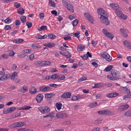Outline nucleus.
I'll return each mask as SVG.
<instances>
[{
  "label": "nucleus",
  "instance_id": "0eeeda50",
  "mask_svg": "<svg viewBox=\"0 0 131 131\" xmlns=\"http://www.w3.org/2000/svg\"><path fill=\"white\" fill-rule=\"evenodd\" d=\"M116 13L117 15L119 17L124 19H126L127 17L123 13L119 10H116Z\"/></svg>",
  "mask_w": 131,
  "mask_h": 131
},
{
  "label": "nucleus",
  "instance_id": "864d4df0",
  "mask_svg": "<svg viewBox=\"0 0 131 131\" xmlns=\"http://www.w3.org/2000/svg\"><path fill=\"white\" fill-rule=\"evenodd\" d=\"M102 94L100 93L97 94L96 95V97L97 99H101L102 97Z\"/></svg>",
  "mask_w": 131,
  "mask_h": 131
},
{
  "label": "nucleus",
  "instance_id": "338daca9",
  "mask_svg": "<svg viewBox=\"0 0 131 131\" xmlns=\"http://www.w3.org/2000/svg\"><path fill=\"white\" fill-rule=\"evenodd\" d=\"M49 86H50L52 87H54L55 88H57L56 86H57L58 85L57 84H49Z\"/></svg>",
  "mask_w": 131,
  "mask_h": 131
},
{
  "label": "nucleus",
  "instance_id": "6e6552de",
  "mask_svg": "<svg viewBox=\"0 0 131 131\" xmlns=\"http://www.w3.org/2000/svg\"><path fill=\"white\" fill-rule=\"evenodd\" d=\"M52 88L50 87H46L45 86H42L39 88L40 90L42 92L48 91L50 90Z\"/></svg>",
  "mask_w": 131,
  "mask_h": 131
},
{
  "label": "nucleus",
  "instance_id": "de8ad7c7",
  "mask_svg": "<svg viewBox=\"0 0 131 131\" xmlns=\"http://www.w3.org/2000/svg\"><path fill=\"white\" fill-rule=\"evenodd\" d=\"M7 79L5 75L2 76L0 78V80L2 81L6 80Z\"/></svg>",
  "mask_w": 131,
  "mask_h": 131
},
{
  "label": "nucleus",
  "instance_id": "4468645a",
  "mask_svg": "<svg viewBox=\"0 0 131 131\" xmlns=\"http://www.w3.org/2000/svg\"><path fill=\"white\" fill-rule=\"evenodd\" d=\"M123 44L126 48L128 49H131V42L126 40L124 42Z\"/></svg>",
  "mask_w": 131,
  "mask_h": 131
},
{
  "label": "nucleus",
  "instance_id": "09e8293b",
  "mask_svg": "<svg viewBox=\"0 0 131 131\" xmlns=\"http://www.w3.org/2000/svg\"><path fill=\"white\" fill-rule=\"evenodd\" d=\"M72 34L78 38H79L80 36H78L80 34V32L79 31H78L76 32H73L72 33Z\"/></svg>",
  "mask_w": 131,
  "mask_h": 131
},
{
  "label": "nucleus",
  "instance_id": "2f4dec72",
  "mask_svg": "<svg viewBox=\"0 0 131 131\" xmlns=\"http://www.w3.org/2000/svg\"><path fill=\"white\" fill-rule=\"evenodd\" d=\"M48 37L49 39H55L56 36L54 35L51 34H49L48 35Z\"/></svg>",
  "mask_w": 131,
  "mask_h": 131
},
{
  "label": "nucleus",
  "instance_id": "a18cd8bd",
  "mask_svg": "<svg viewBox=\"0 0 131 131\" xmlns=\"http://www.w3.org/2000/svg\"><path fill=\"white\" fill-rule=\"evenodd\" d=\"M16 108L15 107H9V113H11L13 112L15 109H16Z\"/></svg>",
  "mask_w": 131,
  "mask_h": 131
},
{
  "label": "nucleus",
  "instance_id": "5701e85b",
  "mask_svg": "<svg viewBox=\"0 0 131 131\" xmlns=\"http://www.w3.org/2000/svg\"><path fill=\"white\" fill-rule=\"evenodd\" d=\"M17 10L18 13L20 15H23L25 13L24 9L22 8L18 9Z\"/></svg>",
  "mask_w": 131,
  "mask_h": 131
},
{
  "label": "nucleus",
  "instance_id": "cd10ccee",
  "mask_svg": "<svg viewBox=\"0 0 131 131\" xmlns=\"http://www.w3.org/2000/svg\"><path fill=\"white\" fill-rule=\"evenodd\" d=\"M131 97V94H127V95H124L123 97V99L126 100L127 99L130 98Z\"/></svg>",
  "mask_w": 131,
  "mask_h": 131
},
{
  "label": "nucleus",
  "instance_id": "603ef678",
  "mask_svg": "<svg viewBox=\"0 0 131 131\" xmlns=\"http://www.w3.org/2000/svg\"><path fill=\"white\" fill-rule=\"evenodd\" d=\"M9 127L10 128H15L17 127L15 123H13L10 125Z\"/></svg>",
  "mask_w": 131,
  "mask_h": 131
},
{
  "label": "nucleus",
  "instance_id": "6ab92c4d",
  "mask_svg": "<svg viewBox=\"0 0 131 131\" xmlns=\"http://www.w3.org/2000/svg\"><path fill=\"white\" fill-rule=\"evenodd\" d=\"M17 76V73L16 72L12 73L10 79L14 81L16 77Z\"/></svg>",
  "mask_w": 131,
  "mask_h": 131
},
{
  "label": "nucleus",
  "instance_id": "aec40b11",
  "mask_svg": "<svg viewBox=\"0 0 131 131\" xmlns=\"http://www.w3.org/2000/svg\"><path fill=\"white\" fill-rule=\"evenodd\" d=\"M113 67L112 65L108 66L104 70V71L107 72L111 70L113 68Z\"/></svg>",
  "mask_w": 131,
  "mask_h": 131
},
{
  "label": "nucleus",
  "instance_id": "412c9836",
  "mask_svg": "<svg viewBox=\"0 0 131 131\" xmlns=\"http://www.w3.org/2000/svg\"><path fill=\"white\" fill-rule=\"evenodd\" d=\"M32 47L35 49H39L40 48V45L37 43H33L32 46Z\"/></svg>",
  "mask_w": 131,
  "mask_h": 131
},
{
  "label": "nucleus",
  "instance_id": "4c0bfd02",
  "mask_svg": "<svg viewBox=\"0 0 131 131\" xmlns=\"http://www.w3.org/2000/svg\"><path fill=\"white\" fill-rule=\"evenodd\" d=\"M101 85L100 83H95L94 84V86H92V88H99L101 87Z\"/></svg>",
  "mask_w": 131,
  "mask_h": 131
},
{
  "label": "nucleus",
  "instance_id": "3c124183",
  "mask_svg": "<svg viewBox=\"0 0 131 131\" xmlns=\"http://www.w3.org/2000/svg\"><path fill=\"white\" fill-rule=\"evenodd\" d=\"M26 25L27 26L28 28H31L32 26V23L31 22H27L26 23Z\"/></svg>",
  "mask_w": 131,
  "mask_h": 131
},
{
  "label": "nucleus",
  "instance_id": "f03ea898",
  "mask_svg": "<svg viewBox=\"0 0 131 131\" xmlns=\"http://www.w3.org/2000/svg\"><path fill=\"white\" fill-rule=\"evenodd\" d=\"M105 36L110 39H112L114 37V35L112 33L109 32L107 30L103 29L102 30Z\"/></svg>",
  "mask_w": 131,
  "mask_h": 131
},
{
  "label": "nucleus",
  "instance_id": "6e6d98bb",
  "mask_svg": "<svg viewBox=\"0 0 131 131\" xmlns=\"http://www.w3.org/2000/svg\"><path fill=\"white\" fill-rule=\"evenodd\" d=\"M62 2L64 5V6L65 7L69 3H68L66 0H63Z\"/></svg>",
  "mask_w": 131,
  "mask_h": 131
},
{
  "label": "nucleus",
  "instance_id": "c03bdc74",
  "mask_svg": "<svg viewBox=\"0 0 131 131\" xmlns=\"http://www.w3.org/2000/svg\"><path fill=\"white\" fill-rule=\"evenodd\" d=\"M122 107L123 111H124L126 110L129 107V106L127 104L125 105H122Z\"/></svg>",
  "mask_w": 131,
  "mask_h": 131
},
{
  "label": "nucleus",
  "instance_id": "f8f14e48",
  "mask_svg": "<svg viewBox=\"0 0 131 131\" xmlns=\"http://www.w3.org/2000/svg\"><path fill=\"white\" fill-rule=\"evenodd\" d=\"M43 95L41 94H38L36 97V100L38 103H40L42 100Z\"/></svg>",
  "mask_w": 131,
  "mask_h": 131
},
{
  "label": "nucleus",
  "instance_id": "e2e57ef3",
  "mask_svg": "<svg viewBox=\"0 0 131 131\" xmlns=\"http://www.w3.org/2000/svg\"><path fill=\"white\" fill-rule=\"evenodd\" d=\"M78 97H79V96H73L72 98V100L75 101L78 99Z\"/></svg>",
  "mask_w": 131,
  "mask_h": 131
},
{
  "label": "nucleus",
  "instance_id": "5fc2aeb1",
  "mask_svg": "<svg viewBox=\"0 0 131 131\" xmlns=\"http://www.w3.org/2000/svg\"><path fill=\"white\" fill-rule=\"evenodd\" d=\"M4 21L6 23H10L11 22V19H9V18H7L4 20Z\"/></svg>",
  "mask_w": 131,
  "mask_h": 131
},
{
  "label": "nucleus",
  "instance_id": "423d86ee",
  "mask_svg": "<svg viewBox=\"0 0 131 131\" xmlns=\"http://www.w3.org/2000/svg\"><path fill=\"white\" fill-rule=\"evenodd\" d=\"M97 12L98 14L101 15V16H107V14L106 12L102 8H100L98 10Z\"/></svg>",
  "mask_w": 131,
  "mask_h": 131
},
{
  "label": "nucleus",
  "instance_id": "49530a36",
  "mask_svg": "<svg viewBox=\"0 0 131 131\" xmlns=\"http://www.w3.org/2000/svg\"><path fill=\"white\" fill-rule=\"evenodd\" d=\"M9 110V108H5L3 110V113L5 114L10 113Z\"/></svg>",
  "mask_w": 131,
  "mask_h": 131
},
{
  "label": "nucleus",
  "instance_id": "4be33fe9",
  "mask_svg": "<svg viewBox=\"0 0 131 131\" xmlns=\"http://www.w3.org/2000/svg\"><path fill=\"white\" fill-rule=\"evenodd\" d=\"M85 48V47L82 45H81L79 46L78 47L77 50L79 52H80L82 50H84Z\"/></svg>",
  "mask_w": 131,
  "mask_h": 131
},
{
  "label": "nucleus",
  "instance_id": "4d7b16f0",
  "mask_svg": "<svg viewBox=\"0 0 131 131\" xmlns=\"http://www.w3.org/2000/svg\"><path fill=\"white\" fill-rule=\"evenodd\" d=\"M14 6L16 7V8H18L20 6V4L19 3L16 2L14 4Z\"/></svg>",
  "mask_w": 131,
  "mask_h": 131
},
{
  "label": "nucleus",
  "instance_id": "9b49d317",
  "mask_svg": "<svg viewBox=\"0 0 131 131\" xmlns=\"http://www.w3.org/2000/svg\"><path fill=\"white\" fill-rule=\"evenodd\" d=\"M71 95V93L67 92L63 94L61 97L64 98H69L70 97Z\"/></svg>",
  "mask_w": 131,
  "mask_h": 131
},
{
  "label": "nucleus",
  "instance_id": "680f3d73",
  "mask_svg": "<svg viewBox=\"0 0 131 131\" xmlns=\"http://www.w3.org/2000/svg\"><path fill=\"white\" fill-rule=\"evenodd\" d=\"M4 29L6 30H8L11 29L10 26L9 25H6L5 26Z\"/></svg>",
  "mask_w": 131,
  "mask_h": 131
},
{
  "label": "nucleus",
  "instance_id": "79ce46f5",
  "mask_svg": "<svg viewBox=\"0 0 131 131\" xmlns=\"http://www.w3.org/2000/svg\"><path fill=\"white\" fill-rule=\"evenodd\" d=\"M78 20L77 19H75L72 21V25L73 26H76L78 24Z\"/></svg>",
  "mask_w": 131,
  "mask_h": 131
},
{
  "label": "nucleus",
  "instance_id": "e433bc0d",
  "mask_svg": "<svg viewBox=\"0 0 131 131\" xmlns=\"http://www.w3.org/2000/svg\"><path fill=\"white\" fill-rule=\"evenodd\" d=\"M55 46V44L51 42H48V47L49 48H53Z\"/></svg>",
  "mask_w": 131,
  "mask_h": 131
},
{
  "label": "nucleus",
  "instance_id": "a19ab883",
  "mask_svg": "<svg viewBox=\"0 0 131 131\" xmlns=\"http://www.w3.org/2000/svg\"><path fill=\"white\" fill-rule=\"evenodd\" d=\"M59 75V77H58V80L60 81L63 80L65 79V76L63 75Z\"/></svg>",
  "mask_w": 131,
  "mask_h": 131
},
{
  "label": "nucleus",
  "instance_id": "ddd939ff",
  "mask_svg": "<svg viewBox=\"0 0 131 131\" xmlns=\"http://www.w3.org/2000/svg\"><path fill=\"white\" fill-rule=\"evenodd\" d=\"M110 112L109 111L104 110L98 111L97 112L99 114L107 115L109 114Z\"/></svg>",
  "mask_w": 131,
  "mask_h": 131
},
{
  "label": "nucleus",
  "instance_id": "a878e982",
  "mask_svg": "<svg viewBox=\"0 0 131 131\" xmlns=\"http://www.w3.org/2000/svg\"><path fill=\"white\" fill-rule=\"evenodd\" d=\"M97 105V103L96 102H93L90 104L89 107L91 108H93Z\"/></svg>",
  "mask_w": 131,
  "mask_h": 131
},
{
  "label": "nucleus",
  "instance_id": "69168bd1",
  "mask_svg": "<svg viewBox=\"0 0 131 131\" xmlns=\"http://www.w3.org/2000/svg\"><path fill=\"white\" fill-rule=\"evenodd\" d=\"M15 25L16 26L19 25L20 24V21L18 20H16V21Z\"/></svg>",
  "mask_w": 131,
  "mask_h": 131
},
{
  "label": "nucleus",
  "instance_id": "58836bf2",
  "mask_svg": "<svg viewBox=\"0 0 131 131\" xmlns=\"http://www.w3.org/2000/svg\"><path fill=\"white\" fill-rule=\"evenodd\" d=\"M53 113H49V114L46 115V116H44L43 117L45 118L46 117H50L51 118L53 116Z\"/></svg>",
  "mask_w": 131,
  "mask_h": 131
},
{
  "label": "nucleus",
  "instance_id": "bf43d9fd",
  "mask_svg": "<svg viewBox=\"0 0 131 131\" xmlns=\"http://www.w3.org/2000/svg\"><path fill=\"white\" fill-rule=\"evenodd\" d=\"M114 7H113V9H114L116 10V11L118 10V7L117 4H115L114 5Z\"/></svg>",
  "mask_w": 131,
  "mask_h": 131
},
{
  "label": "nucleus",
  "instance_id": "f3484780",
  "mask_svg": "<svg viewBox=\"0 0 131 131\" xmlns=\"http://www.w3.org/2000/svg\"><path fill=\"white\" fill-rule=\"evenodd\" d=\"M37 92V89L34 86L31 87L29 90V92L33 94Z\"/></svg>",
  "mask_w": 131,
  "mask_h": 131
},
{
  "label": "nucleus",
  "instance_id": "2eb2a0df",
  "mask_svg": "<svg viewBox=\"0 0 131 131\" xmlns=\"http://www.w3.org/2000/svg\"><path fill=\"white\" fill-rule=\"evenodd\" d=\"M120 32L124 37L126 38L128 36V35L125 29L121 28L120 30Z\"/></svg>",
  "mask_w": 131,
  "mask_h": 131
},
{
  "label": "nucleus",
  "instance_id": "f257e3e1",
  "mask_svg": "<svg viewBox=\"0 0 131 131\" xmlns=\"http://www.w3.org/2000/svg\"><path fill=\"white\" fill-rule=\"evenodd\" d=\"M120 72L118 71H117L115 69H112L111 71V74L113 77L114 78L115 80L119 79L120 78V76L119 74Z\"/></svg>",
  "mask_w": 131,
  "mask_h": 131
},
{
  "label": "nucleus",
  "instance_id": "c9c22d12",
  "mask_svg": "<svg viewBox=\"0 0 131 131\" xmlns=\"http://www.w3.org/2000/svg\"><path fill=\"white\" fill-rule=\"evenodd\" d=\"M47 37V35L46 34L45 35L43 36H41L40 35L38 36L37 38L39 39H44L46 38Z\"/></svg>",
  "mask_w": 131,
  "mask_h": 131
},
{
  "label": "nucleus",
  "instance_id": "8fccbe9b",
  "mask_svg": "<svg viewBox=\"0 0 131 131\" xmlns=\"http://www.w3.org/2000/svg\"><path fill=\"white\" fill-rule=\"evenodd\" d=\"M31 107L28 106H25L22 108L21 109L23 110H28L30 108H31Z\"/></svg>",
  "mask_w": 131,
  "mask_h": 131
},
{
  "label": "nucleus",
  "instance_id": "473e14b6",
  "mask_svg": "<svg viewBox=\"0 0 131 131\" xmlns=\"http://www.w3.org/2000/svg\"><path fill=\"white\" fill-rule=\"evenodd\" d=\"M49 5L51 6H52L53 7H55V3L54 1H52V0H49Z\"/></svg>",
  "mask_w": 131,
  "mask_h": 131
},
{
  "label": "nucleus",
  "instance_id": "bb28decb",
  "mask_svg": "<svg viewBox=\"0 0 131 131\" xmlns=\"http://www.w3.org/2000/svg\"><path fill=\"white\" fill-rule=\"evenodd\" d=\"M56 106L57 109L58 110H59L61 109V107L62 106V104L60 103H56Z\"/></svg>",
  "mask_w": 131,
  "mask_h": 131
},
{
  "label": "nucleus",
  "instance_id": "774afa93",
  "mask_svg": "<svg viewBox=\"0 0 131 131\" xmlns=\"http://www.w3.org/2000/svg\"><path fill=\"white\" fill-rule=\"evenodd\" d=\"M51 13L52 14L54 15L55 16L57 15V12L55 10L52 11L51 12Z\"/></svg>",
  "mask_w": 131,
  "mask_h": 131
},
{
  "label": "nucleus",
  "instance_id": "1a4fd4ad",
  "mask_svg": "<svg viewBox=\"0 0 131 131\" xmlns=\"http://www.w3.org/2000/svg\"><path fill=\"white\" fill-rule=\"evenodd\" d=\"M84 15L86 18L90 22L92 23H93V18L90 15L87 13H85L84 14Z\"/></svg>",
  "mask_w": 131,
  "mask_h": 131
},
{
  "label": "nucleus",
  "instance_id": "20e7f679",
  "mask_svg": "<svg viewBox=\"0 0 131 131\" xmlns=\"http://www.w3.org/2000/svg\"><path fill=\"white\" fill-rule=\"evenodd\" d=\"M101 57L103 58H105L107 61H110L112 60V58L107 53L106 54L105 52H102L101 54Z\"/></svg>",
  "mask_w": 131,
  "mask_h": 131
},
{
  "label": "nucleus",
  "instance_id": "7c9ffc66",
  "mask_svg": "<svg viewBox=\"0 0 131 131\" xmlns=\"http://www.w3.org/2000/svg\"><path fill=\"white\" fill-rule=\"evenodd\" d=\"M34 64L35 66H41L42 64V61H36L34 62Z\"/></svg>",
  "mask_w": 131,
  "mask_h": 131
},
{
  "label": "nucleus",
  "instance_id": "a211bd4d",
  "mask_svg": "<svg viewBox=\"0 0 131 131\" xmlns=\"http://www.w3.org/2000/svg\"><path fill=\"white\" fill-rule=\"evenodd\" d=\"M66 7L67 8L68 10L70 11L71 12H72L74 11L73 7L72 5H71L69 3Z\"/></svg>",
  "mask_w": 131,
  "mask_h": 131
},
{
  "label": "nucleus",
  "instance_id": "ea45409f",
  "mask_svg": "<svg viewBox=\"0 0 131 131\" xmlns=\"http://www.w3.org/2000/svg\"><path fill=\"white\" fill-rule=\"evenodd\" d=\"M86 79L87 78L85 76L79 79L78 82H81Z\"/></svg>",
  "mask_w": 131,
  "mask_h": 131
},
{
  "label": "nucleus",
  "instance_id": "72a5a7b5",
  "mask_svg": "<svg viewBox=\"0 0 131 131\" xmlns=\"http://www.w3.org/2000/svg\"><path fill=\"white\" fill-rule=\"evenodd\" d=\"M63 56H65L67 58H69L71 56V55L70 53L69 52H67L66 53H65Z\"/></svg>",
  "mask_w": 131,
  "mask_h": 131
},
{
  "label": "nucleus",
  "instance_id": "393cba45",
  "mask_svg": "<svg viewBox=\"0 0 131 131\" xmlns=\"http://www.w3.org/2000/svg\"><path fill=\"white\" fill-rule=\"evenodd\" d=\"M38 29L39 31H42L44 30H47V27L46 26H42L39 28H38Z\"/></svg>",
  "mask_w": 131,
  "mask_h": 131
},
{
  "label": "nucleus",
  "instance_id": "7ed1b4c3",
  "mask_svg": "<svg viewBox=\"0 0 131 131\" xmlns=\"http://www.w3.org/2000/svg\"><path fill=\"white\" fill-rule=\"evenodd\" d=\"M38 109L42 113L45 114L48 113L50 111L49 108L46 106L40 107Z\"/></svg>",
  "mask_w": 131,
  "mask_h": 131
},
{
  "label": "nucleus",
  "instance_id": "13d9d810",
  "mask_svg": "<svg viewBox=\"0 0 131 131\" xmlns=\"http://www.w3.org/2000/svg\"><path fill=\"white\" fill-rule=\"evenodd\" d=\"M122 105L120 106H119L118 107V108L117 109V111L118 112H122V111H123V109L122 108Z\"/></svg>",
  "mask_w": 131,
  "mask_h": 131
},
{
  "label": "nucleus",
  "instance_id": "052dcab7",
  "mask_svg": "<svg viewBox=\"0 0 131 131\" xmlns=\"http://www.w3.org/2000/svg\"><path fill=\"white\" fill-rule=\"evenodd\" d=\"M29 59L30 60H33L34 59V55L33 54H31L29 56Z\"/></svg>",
  "mask_w": 131,
  "mask_h": 131
},
{
  "label": "nucleus",
  "instance_id": "0e129e2a",
  "mask_svg": "<svg viewBox=\"0 0 131 131\" xmlns=\"http://www.w3.org/2000/svg\"><path fill=\"white\" fill-rule=\"evenodd\" d=\"M97 43L96 41H95L94 40H93L92 42L91 43L94 46H95L97 44Z\"/></svg>",
  "mask_w": 131,
  "mask_h": 131
},
{
  "label": "nucleus",
  "instance_id": "dca6fc26",
  "mask_svg": "<svg viewBox=\"0 0 131 131\" xmlns=\"http://www.w3.org/2000/svg\"><path fill=\"white\" fill-rule=\"evenodd\" d=\"M51 64V62L49 61H42L41 66L42 67L48 66Z\"/></svg>",
  "mask_w": 131,
  "mask_h": 131
},
{
  "label": "nucleus",
  "instance_id": "9d476101",
  "mask_svg": "<svg viewBox=\"0 0 131 131\" xmlns=\"http://www.w3.org/2000/svg\"><path fill=\"white\" fill-rule=\"evenodd\" d=\"M56 116L57 118H62L67 117V115L65 113H62V112H60L56 114Z\"/></svg>",
  "mask_w": 131,
  "mask_h": 131
},
{
  "label": "nucleus",
  "instance_id": "f704fd0d",
  "mask_svg": "<svg viewBox=\"0 0 131 131\" xmlns=\"http://www.w3.org/2000/svg\"><path fill=\"white\" fill-rule=\"evenodd\" d=\"M20 19L22 23H24L26 21V17L25 16H23L20 17Z\"/></svg>",
  "mask_w": 131,
  "mask_h": 131
},
{
  "label": "nucleus",
  "instance_id": "c756f323",
  "mask_svg": "<svg viewBox=\"0 0 131 131\" xmlns=\"http://www.w3.org/2000/svg\"><path fill=\"white\" fill-rule=\"evenodd\" d=\"M59 76L57 74H55L52 75L51 77V78L52 80H55L58 79V77Z\"/></svg>",
  "mask_w": 131,
  "mask_h": 131
},
{
  "label": "nucleus",
  "instance_id": "c85d7f7f",
  "mask_svg": "<svg viewBox=\"0 0 131 131\" xmlns=\"http://www.w3.org/2000/svg\"><path fill=\"white\" fill-rule=\"evenodd\" d=\"M55 94H54L50 93L47 94H45V97L46 99H48L51 97L52 95L54 96Z\"/></svg>",
  "mask_w": 131,
  "mask_h": 131
},
{
  "label": "nucleus",
  "instance_id": "39448f33",
  "mask_svg": "<svg viewBox=\"0 0 131 131\" xmlns=\"http://www.w3.org/2000/svg\"><path fill=\"white\" fill-rule=\"evenodd\" d=\"M107 17H108V16L105 17L101 16L100 17L102 22L106 25H108L110 24L109 21L107 19Z\"/></svg>",
  "mask_w": 131,
  "mask_h": 131
},
{
  "label": "nucleus",
  "instance_id": "b1692460",
  "mask_svg": "<svg viewBox=\"0 0 131 131\" xmlns=\"http://www.w3.org/2000/svg\"><path fill=\"white\" fill-rule=\"evenodd\" d=\"M28 91V89L26 86H23L21 88L20 92L24 93L26 91Z\"/></svg>",
  "mask_w": 131,
  "mask_h": 131
},
{
  "label": "nucleus",
  "instance_id": "37998d69",
  "mask_svg": "<svg viewBox=\"0 0 131 131\" xmlns=\"http://www.w3.org/2000/svg\"><path fill=\"white\" fill-rule=\"evenodd\" d=\"M125 115L127 117H131V110L127 111L125 113Z\"/></svg>",
  "mask_w": 131,
  "mask_h": 131
}]
</instances>
